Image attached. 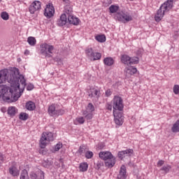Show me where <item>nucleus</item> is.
I'll use <instances>...</instances> for the list:
<instances>
[{
    "instance_id": "1",
    "label": "nucleus",
    "mask_w": 179,
    "mask_h": 179,
    "mask_svg": "<svg viewBox=\"0 0 179 179\" xmlns=\"http://www.w3.org/2000/svg\"><path fill=\"white\" fill-rule=\"evenodd\" d=\"M8 75V69L0 71V99L7 103H14L22 96L26 87V80L17 69L11 71L9 76Z\"/></svg>"
},
{
    "instance_id": "2",
    "label": "nucleus",
    "mask_w": 179,
    "mask_h": 179,
    "mask_svg": "<svg viewBox=\"0 0 179 179\" xmlns=\"http://www.w3.org/2000/svg\"><path fill=\"white\" fill-rule=\"evenodd\" d=\"M173 2H174V0H168L160 6L159 9L157 10V14L155 16V19L156 22H160V20L163 19V17L164 16V13L173 9Z\"/></svg>"
},
{
    "instance_id": "3",
    "label": "nucleus",
    "mask_w": 179,
    "mask_h": 179,
    "mask_svg": "<svg viewBox=\"0 0 179 179\" xmlns=\"http://www.w3.org/2000/svg\"><path fill=\"white\" fill-rule=\"evenodd\" d=\"M99 157L102 160L105 161V166L111 169L115 165V157L113 156V154L108 151H103L99 152Z\"/></svg>"
},
{
    "instance_id": "4",
    "label": "nucleus",
    "mask_w": 179,
    "mask_h": 179,
    "mask_svg": "<svg viewBox=\"0 0 179 179\" xmlns=\"http://www.w3.org/2000/svg\"><path fill=\"white\" fill-rule=\"evenodd\" d=\"M54 141V136L52 132H43L40 140V148L45 149V146Z\"/></svg>"
},
{
    "instance_id": "5",
    "label": "nucleus",
    "mask_w": 179,
    "mask_h": 179,
    "mask_svg": "<svg viewBox=\"0 0 179 179\" xmlns=\"http://www.w3.org/2000/svg\"><path fill=\"white\" fill-rule=\"evenodd\" d=\"M115 19L118 22H122V23H128L132 20V16L128 12L121 11L115 14Z\"/></svg>"
},
{
    "instance_id": "6",
    "label": "nucleus",
    "mask_w": 179,
    "mask_h": 179,
    "mask_svg": "<svg viewBox=\"0 0 179 179\" xmlns=\"http://www.w3.org/2000/svg\"><path fill=\"white\" fill-rule=\"evenodd\" d=\"M48 113L52 117L59 115H64L65 114V110L59 108V106L57 104H52L48 108Z\"/></svg>"
},
{
    "instance_id": "7",
    "label": "nucleus",
    "mask_w": 179,
    "mask_h": 179,
    "mask_svg": "<svg viewBox=\"0 0 179 179\" xmlns=\"http://www.w3.org/2000/svg\"><path fill=\"white\" fill-rule=\"evenodd\" d=\"M52 51H54V46L51 45H48V43H43L41 45V54L44 55V57H48V58L51 57V55L52 54Z\"/></svg>"
},
{
    "instance_id": "8",
    "label": "nucleus",
    "mask_w": 179,
    "mask_h": 179,
    "mask_svg": "<svg viewBox=\"0 0 179 179\" xmlns=\"http://www.w3.org/2000/svg\"><path fill=\"white\" fill-rule=\"evenodd\" d=\"M113 111H122L124 110V102L122 98L115 96L113 100Z\"/></svg>"
},
{
    "instance_id": "9",
    "label": "nucleus",
    "mask_w": 179,
    "mask_h": 179,
    "mask_svg": "<svg viewBox=\"0 0 179 179\" xmlns=\"http://www.w3.org/2000/svg\"><path fill=\"white\" fill-rule=\"evenodd\" d=\"M40 9H41V2L38 1H34L29 8V10L32 15L35 13L36 11L40 10Z\"/></svg>"
},
{
    "instance_id": "10",
    "label": "nucleus",
    "mask_w": 179,
    "mask_h": 179,
    "mask_svg": "<svg viewBox=\"0 0 179 179\" xmlns=\"http://www.w3.org/2000/svg\"><path fill=\"white\" fill-rule=\"evenodd\" d=\"M54 13H55V10L52 4H48L46 6L45 9L44 15L50 19V17H52L54 16Z\"/></svg>"
},
{
    "instance_id": "11",
    "label": "nucleus",
    "mask_w": 179,
    "mask_h": 179,
    "mask_svg": "<svg viewBox=\"0 0 179 179\" xmlns=\"http://www.w3.org/2000/svg\"><path fill=\"white\" fill-rule=\"evenodd\" d=\"M101 94V92H100V90L95 88H92L88 90V96L91 99H96V100H99Z\"/></svg>"
},
{
    "instance_id": "12",
    "label": "nucleus",
    "mask_w": 179,
    "mask_h": 179,
    "mask_svg": "<svg viewBox=\"0 0 179 179\" xmlns=\"http://www.w3.org/2000/svg\"><path fill=\"white\" fill-rule=\"evenodd\" d=\"M29 179H44V172L38 170L36 173L31 172Z\"/></svg>"
},
{
    "instance_id": "13",
    "label": "nucleus",
    "mask_w": 179,
    "mask_h": 179,
    "mask_svg": "<svg viewBox=\"0 0 179 179\" xmlns=\"http://www.w3.org/2000/svg\"><path fill=\"white\" fill-rule=\"evenodd\" d=\"M132 153H134V150L132 149L120 151L118 152V157L122 160L124 157H129L131 155H132Z\"/></svg>"
},
{
    "instance_id": "14",
    "label": "nucleus",
    "mask_w": 179,
    "mask_h": 179,
    "mask_svg": "<svg viewBox=\"0 0 179 179\" xmlns=\"http://www.w3.org/2000/svg\"><path fill=\"white\" fill-rule=\"evenodd\" d=\"M66 14H62L60 16V18L57 21V26L62 27V26H65L66 24V22L68 20Z\"/></svg>"
},
{
    "instance_id": "15",
    "label": "nucleus",
    "mask_w": 179,
    "mask_h": 179,
    "mask_svg": "<svg viewBox=\"0 0 179 179\" xmlns=\"http://www.w3.org/2000/svg\"><path fill=\"white\" fill-rule=\"evenodd\" d=\"M117 179H127V168L122 165L120 168L119 174L117 175Z\"/></svg>"
},
{
    "instance_id": "16",
    "label": "nucleus",
    "mask_w": 179,
    "mask_h": 179,
    "mask_svg": "<svg viewBox=\"0 0 179 179\" xmlns=\"http://www.w3.org/2000/svg\"><path fill=\"white\" fill-rule=\"evenodd\" d=\"M68 17L69 23H70V24H73L74 26H78V24H79V22H80L79 18L75 17L73 15H69V17Z\"/></svg>"
},
{
    "instance_id": "17",
    "label": "nucleus",
    "mask_w": 179,
    "mask_h": 179,
    "mask_svg": "<svg viewBox=\"0 0 179 179\" xmlns=\"http://www.w3.org/2000/svg\"><path fill=\"white\" fill-rule=\"evenodd\" d=\"M73 12V8H72V5L64 6V14L66 15L67 17L71 16Z\"/></svg>"
},
{
    "instance_id": "18",
    "label": "nucleus",
    "mask_w": 179,
    "mask_h": 179,
    "mask_svg": "<svg viewBox=\"0 0 179 179\" xmlns=\"http://www.w3.org/2000/svg\"><path fill=\"white\" fill-rule=\"evenodd\" d=\"M9 173L13 176V177H17L19 176V170L16 166H10L9 168Z\"/></svg>"
},
{
    "instance_id": "19",
    "label": "nucleus",
    "mask_w": 179,
    "mask_h": 179,
    "mask_svg": "<svg viewBox=\"0 0 179 179\" xmlns=\"http://www.w3.org/2000/svg\"><path fill=\"white\" fill-rule=\"evenodd\" d=\"M17 113V108L15 106H10L8 109V115H10V117H15L16 113Z\"/></svg>"
},
{
    "instance_id": "20",
    "label": "nucleus",
    "mask_w": 179,
    "mask_h": 179,
    "mask_svg": "<svg viewBox=\"0 0 179 179\" xmlns=\"http://www.w3.org/2000/svg\"><path fill=\"white\" fill-rule=\"evenodd\" d=\"M85 54L87 58L90 59V58H93V55H94V50L92 48H87L85 49Z\"/></svg>"
},
{
    "instance_id": "21",
    "label": "nucleus",
    "mask_w": 179,
    "mask_h": 179,
    "mask_svg": "<svg viewBox=\"0 0 179 179\" xmlns=\"http://www.w3.org/2000/svg\"><path fill=\"white\" fill-rule=\"evenodd\" d=\"M130 59H131V57L127 55H122L121 56V62L124 65H129Z\"/></svg>"
},
{
    "instance_id": "22",
    "label": "nucleus",
    "mask_w": 179,
    "mask_h": 179,
    "mask_svg": "<svg viewBox=\"0 0 179 179\" xmlns=\"http://www.w3.org/2000/svg\"><path fill=\"white\" fill-rule=\"evenodd\" d=\"M26 108L27 110H29V111H33L34 110H36V103H34V102L30 101H28L26 103Z\"/></svg>"
},
{
    "instance_id": "23",
    "label": "nucleus",
    "mask_w": 179,
    "mask_h": 179,
    "mask_svg": "<svg viewBox=\"0 0 179 179\" xmlns=\"http://www.w3.org/2000/svg\"><path fill=\"white\" fill-rule=\"evenodd\" d=\"M125 71L126 73H127L128 75H135V73L138 71L136 68L132 66L126 68Z\"/></svg>"
},
{
    "instance_id": "24",
    "label": "nucleus",
    "mask_w": 179,
    "mask_h": 179,
    "mask_svg": "<svg viewBox=\"0 0 179 179\" xmlns=\"http://www.w3.org/2000/svg\"><path fill=\"white\" fill-rule=\"evenodd\" d=\"M103 64L107 66H111L114 64V59L112 57H106L103 59Z\"/></svg>"
},
{
    "instance_id": "25",
    "label": "nucleus",
    "mask_w": 179,
    "mask_h": 179,
    "mask_svg": "<svg viewBox=\"0 0 179 179\" xmlns=\"http://www.w3.org/2000/svg\"><path fill=\"white\" fill-rule=\"evenodd\" d=\"M43 167H45L46 169H50L52 164H54V162H52V159H45L43 162Z\"/></svg>"
},
{
    "instance_id": "26",
    "label": "nucleus",
    "mask_w": 179,
    "mask_h": 179,
    "mask_svg": "<svg viewBox=\"0 0 179 179\" xmlns=\"http://www.w3.org/2000/svg\"><path fill=\"white\" fill-rule=\"evenodd\" d=\"M113 115L115 120H124V115H122V113L120 112V110H113Z\"/></svg>"
},
{
    "instance_id": "27",
    "label": "nucleus",
    "mask_w": 179,
    "mask_h": 179,
    "mask_svg": "<svg viewBox=\"0 0 179 179\" xmlns=\"http://www.w3.org/2000/svg\"><path fill=\"white\" fill-rule=\"evenodd\" d=\"M87 169H89V164H87V162H83L80 164V166H79L80 171L85 173V171H87Z\"/></svg>"
},
{
    "instance_id": "28",
    "label": "nucleus",
    "mask_w": 179,
    "mask_h": 179,
    "mask_svg": "<svg viewBox=\"0 0 179 179\" xmlns=\"http://www.w3.org/2000/svg\"><path fill=\"white\" fill-rule=\"evenodd\" d=\"M83 115H84V118L87 120L93 118V113H92V112H89V110H83Z\"/></svg>"
},
{
    "instance_id": "29",
    "label": "nucleus",
    "mask_w": 179,
    "mask_h": 179,
    "mask_svg": "<svg viewBox=\"0 0 179 179\" xmlns=\"http://www.w3.org/2000/svg\"><path fill=\"white\" fill-rule=\"evenodd\" d=\"M90 61H98L99 59H101V53L94 52L93 55V57H90Z\"/></svg>"
},
{
    "instance_id": "30",
    "label": "nucleus",
    "mask_w": 179,
    "mask_h": 179,
    "mask_svg": "<svg viewBox=\"0 0 179 179\" xmlns=\"http://www.w3.org/2000/svg\"><path fill=\"white\" fill-rule=\"evenodd\" d=\"M172 132L174 134H177V132H179V120H178L176 123L173 125L171 128Z\"/></svg>"
},
{
    "instance_id": "31",
    "label": "nucleus",
    "mask_w": 179,
    "mask_h": 179,
    "mask_svg": "<svg viewBox=\"0 0 179 179\" xmlns=\"http://www.w3.org/2000/svg\"><path fill=\"white\" fill-rule=\"evenodd\" d=\"M27 43L29 44V45L34 47V45H36L37 41L36 40V38L33 36H29L27 38Z\"/></svg>"
},
{
    "instance_id": "32",
    "label": "nucleus",
    "mask_w": 179,
    "mask_h": 179,
    "mask_svg": "<svg viewBox=\"0 0 179 179\" xmlns=\"http://www.w3.org/2000/svg\"><path fill=\"white\" fill-rule=\"evenodd\" d=\"M119 10H120L119 6L111 5L109 7V10H110V13H117Z\"/></svg>"
},
{
    "instance_id": "33",
    "label": "nucleus",
    "mask_w": 179,
    "mask_h": 179,
    "mask_svg": "<svg viewBox=\"0 0 179 179\" xmlns=\"http://www.w3.org/2000/svg\"><path fill=\"white\" fill-rule=\"evenodd\" d=\"M170 170H171V166L170 165H164L160 169V171H164V174L170 173Z\"/></svg>"
},
{
    "instance_id": "34",
    "label": "nucleus",
    "mask_w": 179,
    "mask_h": 179,
    "mask_svg": "<svg viewBox=\"0 0 179 179\" xmlns=\"http://www.w3.org/2000/svg\"><path fill=\"white\" fill-rule=\"evenodd\" d=\"M95 39L99 43H105L106 41V35H97L95 36Z\"/></svg>"
},
{
    "instance_id": "35",
    "label": "nucleus",
    "mask_w": 179,
    "mask_h": 179,
    "mask_svg": "<svg viewBox=\"0 0 179 179\" xmlns=\"http://www.w3.org/2000/svg\"><path fill=\"white\" fill-rule=\"evenodd\" d=\"M139 64V58L136 57H130L129 65H135Z\"/></svg>"
},
{
    "instance_id": "36",
    "label": "nucleus",
    "mask_w": 179,
    "mask_h": 179,
    "mask_svg": "<svg viewBox=\"0 0 179 179\" xmlns=\"http://www.w3.org/2000/svg\"><path fill=\"white\" fill-rule=\"evenodd\" d=\"M19 118L20 120H22V121H26L27 120H29V114L26 113H21Z\"/></svg>"
},
{
    "instance_id": "37",
    "label": "nucleus",
    "mask_w": 179,
    "mask_h": 179,
    "mask_svg": "<svg viewBox=\"0 0 179 179\" xmlns=\"http://www.w3.org/2000/svg\"><path fill=\"white\" fill-rule=\"evenodd\" d=\"M29 174L27 170H23L21 173L20 179H29Z\"/></svg>"
},
{
    "instance_id": "38",
    "label": "nucleus",
    "mask_w": 179,
    "mask_h": 179,
    "mask_svg": "<svg viewBox=\"0 0 179 179\" xmlns=\"http://www.w3.org/2000/svg\"><path fill=\"white\" fill-rule=\"evenodd\" d=\"M1 17L3 20H9V14L6 12H2L1 14Z\"/></svg>"
},
{
    "instance_id": "39",
    "label": "nucleus",
    "mask_w": 179,
    "mask_h": 179,
    "mask_svg": "<svg viewBox=\"0 0 179 179\" xmlns=\"http://www.w3.org/2000/svg\"><path fill=\"white\" fill-rule=\"evenodd\" d=\"M87 111H88V113H93V111H94V106H93V103H90L88 104Z\"/></svg>"
},
{
    "instance_id": "40",
    "label": "nucleus",
    "mask_w": 179,
    "mask_h": 179,
    "mask_svg": "<svg viewBox=\"0 0 179 179\" xmlns=\"http://www.w3.org/2000/svg\"><path fill=\"white\" fill-rule=\"evenodd\" d=\"M6 161V157L3 154L0 152V166Z\"/></svg>"
},
{
    "instance_id": "41",
    "label": "nucleus",
    "mask_w": 179,
    "mask_h": 179,
    "mask_svg": "<svg viewBox=\"0 0 179 179\" xmlns=\"http://www.w3.org/2000/svg\"><path fill=\"white\" fill-rule=\"evenodd\" d=\"M115 122L116 125H119L120 127L124 124V119H116L115 120Z\"/></svg>"
},
{
    "instance_id": "42",
    "label": "nucleus",
    "mask_w": 179,
    "mask_h": 179,
    "mask_svg": "<svg viewBox=\"0 0 179 179\" xmlns=\"http://www.w3.org/2000/svg\"><path fill=\"white\" fill-rule=\"evenodd\" d=\"M85 157L86 159H92L93 157V152L88 151L85 153Z\"/></svg>"
},
{
    "instance_id": "43",
    "label": "nucleus",
    "mask_w": 179,
    "mask_h": 179,
    "mask_svg": "<svg viewBox=\"0 0 179 179\" xmlns=\"http://www.w3.org/2000/svg\"><path fill=\"white\" fill-rule=\"evenodd\" d=\"M173 93L175 94H179V85H175L173 86Z\"/></svg>"
},
{
    "instance_id": "44",
    "label": "nucleus",
    "mask_w": 179,
    "mask_h": 179,
    "mask_svg": "<svg viewBox=\"0 0 179 179\" xmlns=\"http://www.w3.org/2000/svg\"><path fill=\"white\" fill-rule=\"evenodd\" d=\"M76 121L79 122L80 124H85V117H77Z\"/></svg>"
},
{
    "instance_id": "45",
    "label": "nucleus",
    "mask_w": 179,
    "mask_h": 179,
    "mask_svg": "<svg viewBox=\"0 0 179 179\" xmlns=\"http://www.w3.org/2000/svg\"><path fill=\"white\" fill-rule=\"evenodd\" d=\"M62 148V143H57L55 147V151L58 152Z\"/></svg>"
},
{
    "instance_id": "46",
    "label": "nucleus",
    "mask_w": 179,
    "mask_h": 179,
    "mask_svg": "<svg viewBox=\"0 0 179 179\" xmlns=\"http://www.w3.org/2000/svg\"><path fill=\"white\" fill-rule=\"evenodd\" d=\"M94 164H96V166H97V169H100V167L103 166V162H101V161H96L94 162Z\"/></svg>"
},
{
    "instance_id": "47",
    "label": "nucleus",
    "mask_w": 179,
    "mask_h": 179,
    "mask_svg": "<svg viewBox=\"0 0 179 179\" xmlns=\"http://www.w3.org/2000/svg\"><path fill=\"white\" fill-rule=\"evenodd\" d=\"M34 89V85L31 83H29L27 87V90H33Z\"/></svg>"
},
{
    "instance_id": "48",
    "label": "nucleus",
    "mask_w": 179,
    "mask_h": 179,
    "mask_svg": "<svg viewBox=\"0 0 179 179\" xmlns=\"http://www.w3.org/2000/svg\"><path fill=\"white\" fill-rule=\"evenodd\" d=\"M105 94L106 97H110V96L113 94V92H111V90H107L105 92Z\"/></svg>"
},
{
    "instance_id": "49",
    "label": "nucleus",
    "mask_w": 179,
    "mask_h": 179,
    "mask_svg": "<svg viewBox=\"0 0 179 179\" xmlns=\"http://www.w3.org/2000/svg\"><path fill=\"white\" fill-rule=\"evenodd\" d=\"M106 110H108L109 111H111V110H113V105L108 103L106 105Z\"/></svg>"
},
{
    "instance_id": "50",
    "label": "nucleus",
    "mask_w": 179,
    "mask_h": 179,
    "mask_svg": "<svg viewBox=\"0 0 179 179\" xmlns=\"http://www.w3.org/2000/svg\"><path fill=\"white\" fill-rule=\"evenodd\" d=\"M85 152V147L83 146H80V148L78 150V153L79 155H82Z\"/></svg>"
},
{
    "instance_id": "51",
    "label": "nucleus",
    "mask_w": 179,
    "mask_h": 179,
    "mask_svg": "<svg viewBox=\"0 0 179 179\" xmlns=\"http://www.w3.org/2000/svg\"><path fill=\"white\" fill-rule=\"evenodd\" d=\"M163 164H164V161L161 159L157 162V167H162Z\"/></svg>"
},
{
    "instance_id": "52",
    "label": "nucleus",
    "mask_w": 179,
    "mask_h": 179,
    "mask_svg": "<svg viewBox=\"0 0 179 179\" xmlns=\"http://www.w3.org/2000/svg\"><path fill=\"white\" fill-rule=\"evenodd\" d=\"M63 2L66 6V5H71V1L69 0H63Z\"/></svg>"
},
{
    "instance_id": "53",
    "label": "nucleus",
    "mask_w": 179,
    "mask_h": 179,
    "mask_svg": "<svg viewBox=\"0 0 179 179\" xmlns=\"http://www.w3.org/2000/svg\"><path fill=\"white\" fill-rule=\"evenodd\" d=\"M1 111H2L3 113H5V111H6V109H5L4 108H1Z\"/></svg>"
},
{
    "instance_id": "54",
    "label": "nucleus",
    "mask_w": 179,
    "mask_h": 179,
    "mask_svg": "<svg viewBox=\"0 0 179 179\" xmlns=\"http://www.w3.org/2000/svg\"><path fill=\"white\" fill-rule=\"evenodd\" d=\"M62 169H65V165L64 164L63 162L62 163Z\"/></svg>"
},
{
    "instance_id": "55",
    "label": "nucleus",
    "mask_w": 179,
    "mask_h": 179,
    "mask_svg": "<svg viewBox=\"0 0 179 179\" xmlns=\"http://www.w3.org/2000/svg\"><path fill=\"white\" fill-rule=\"evenodd\" d=\"M40 153H41L42 155H44V151L41 150Z\"/></svg>"
},
{
    "instance_id": "56",
    "label": "nucleus",
    "mask_w": 179,
    "mask_h": 179,
    "mask_svg": "<svg viewBox=\"0 0 179 179\" xmlns=\"http://www.w3.org/2000/svg\"><path fill=\"white\" fill-rule=\"evenodd\" d=\"M55 61H61V59L55 58Z\"/></svg>"
},
{
    "instance_id": "57",
    "label": "nucleus",
    "mask_w": 179,
    "mask_h": 179,
    "mask_svg": "<svg viewBox=\"0 0 179 179\" xmlns=\"http://www.w3.org/2000/svg\"><path fill=\"white\" fill-rule=\"evenodd\" d=\"M24 54H29V50H25Z\"/></svg>"
},
{
    "instance_id": "58",
    "label": "nucleus",
    "mask_w": 179,
    "mask_h": 179,
    "mask_svg": "<svg viewBox=\"0 0 179 179\" xmlns=\"http://www.w3.org/2000/svg\"><path fill=\"white\" fill-rule=\"evenodd\" d=\"M0 2H2V0H0Z\"/></svg>"
},
{
    "instance_id": "59",
    "label": "nucleus",
    "mask_w": 179,
    "mask_h": 179,
    "mask_svg": "<svg viewBox=\"0 0 179 179\" xmlns=\"http://www.w3.org/2000/svg\"><path fill=\"white\" fill-rule=\"evenodd\" d=\"M130 1H134V0H130Z\"/></svg>"
},
{
    "instance_id": "60",
    "label": "nucleus",
    "mask_w": 179,
    "mask_h": 179,
    "mask_svg": "<svg viewBox=\"0 0 179 179\" xmlns=\"http://www.w3.org/2000/svg\"><path fill=\"white\" fill-rule=\"evenodd\" d=\"M178 168H179V165H178Z\"/></svg>"
}]
</instances>
